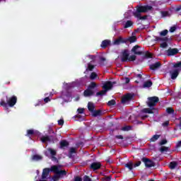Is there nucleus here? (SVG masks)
<instances>
[{"label": "nucleus", "instance_id": "12", "mask_svg": "<svg viewBox=\"0 0 181 181\" xmlns=\"http://www.w3.org/2000/svg\"><path fill=\"white\" fill-rule=\"evenodd\" d=\"M103 88L107 91H108L109 90H111V88H112V83H111V81H106L103 86Z\"/></svg>", "mask_w": 181, "mask_h": 181}, {"label": "nucleus", "instance_id": "48", "mask_svg": "<svg viewBox=\"0 0 181 181\" xmlns=\"http://www.w3.org/2000/svg\"><path fill=\"white\" fill-rule=\"evenodd\" d=\"M160 47H162L163 49H165V47H168V42H162L160 45Z\"/></svg>", "mask_w": 181, "mask_h": 181}, {"label": "nucleus", "instance_id": "53", "mask_svg": "<svg viewBox=\"0 0 181 181\" xmlns=\"http://www.w3.org/2000/svg\"><path fill=\"white\" fill-rule=\"evenodd\" d=\"M71 155H73V153H76V148L74 147H71L69 151Z\"/></svg>", "mask_w": 181, "mask_h": 181}, {"label": "nucleus", "instance_id": "16", "mask_svg": "<svg viewBox=\"0 0 181 181\" xmlns=\"http://www.w3.org/2000/svg\"><path fill=\"white\" fill-rule=\"evenodd\" d=\"M111 45V40H105L102 42L100 46L103 49H106Z\"/></svg>", "mask_w": 181, "mask_h": 181}, {"label": "nucleus", "instance_id": "23", "mask_svg": "<svg viewBox=\"0 0 181 181\" xmlns=\"http://www.w3.org/2000/svg\"><path fill=\"white\" fill-rule=\"evenodd\" d=\"M124 167L127 168L129 170H132V169H134V163H132V161H129L124 165Z\"/></svg>", "mask_w": 181, "mask_h": 181}, {"label": "nucleus", "instance_id": "61", "mask_svg": "<svg viewBox=\"0 0 181 181\" xmlns=\"http://www.w3.org/2000/svg\"><path fill=\"white\" fill-rule=\"evenodd\" d=\"M50 101V98L47 97L44 98V103H49Z\"/></svg>", "mask_w": 181, "mask_h": 181}, {"label": "nucleus", "instance_id": "49", "mask_svg": "<svg viewBox=\"0 0 181 181\" xmlns=\"http://www.w3.org/2000/svg\"><path fill=\"white\" fill-rule=\"evenodd\" d=\"M60 177L57 175V174H56L55 175H54L53 177H52V180H54V181H57V180H59V178Z\"/></svg>", "mask_w": 181, "mask_h": 181}, {"label": "nucleus", "instance_id": "24", "mask_svg": "<svg viewBox=\"0 0 181 181\" xmlns=\"http://www.w3.org/2000/svg\"><path fill=\"white\" fill-rule=\"evenodd\" d=\"M57 175H58L59 177H62V176H66L67 175V171H66V170H58Z\"/></svg>", "mask_w": 181, "mask_h": 181}, {"label": "nucleus", "instance_id": "21", "mask_svg": "<svg viewBox=\"0 0 181 181\" xmlns=\"http://www.w3.org/2000/svg\"><path fill=\"white\" fill-rule=\"evenodd\" d=\"M100 115H103V111L101 110H93V112H92V116L94 117H100Z\"/></svg>", "mask_w": 181, "mask_h": 181}, {"label": "nucleus", "instance_id": "32", "mask_svg": "<svg viewBox=\"0 0 181 181\" xmlns=\"http://www.w3.org/2000/svg\"><path fill=\"white\" fill-rule=\"evenodd\" d=\"M127 41L129 42L130 43H135V42H136V37L135 36L129 37L127 39Z\"/></svg>", "mask_w": 181, "mask_h": 181}, {"label": "nucleus", "instance_id": "63", "mask_svg": "<svg viewBox=\"0 0 181 181\" xmlns=\"http://www.w3.org/2000/svg\"><path fill=\"white\" fill-rule=\"evenodd\" d=\"M168 37H164L161 38L162 42H168Z\"/></svg>", "mask_w": 181, "mask_h": 181}, {"label": "nucleus", "instance_id": "7", "mask_svg": "<svg viewBox=\"0 0 181 181\" xmlns=\"http://www.w3.org/2000/svg\"><path fill=\"white\" fill-rule=\"evenodd\" d=\"M167 56H176L179 53L177 48H169L167 51Z\"/></svg>", "mask_w": 181, "mask_h": 181}, {"label": "nucleus", "instance_id": "5", "mask_svg": "<svg viewBox=\"0 0 181 181\" xmlns=\"http://www.w3.org/2000/svg\"><path fill=\"white\" fill-rule=\"evenodd\" d=\"M141 162L144 163L146 168H153L155 166V162L146 157L141 158Z\"/></svg>", "mask_w": 181, "mask_h": 181}, {"label": "nucleus", "instance_id": "43", "mask_svg": "<svg viewBox=\"0 0 181 181\" xmlns=\"http://www.w3.org/2000/svg\"><path fill=\"white\" fill-rule=\"evenodd\" d=\"M144 57L146 59H152V54L149 52H146Z\"/></svg>", "mask_w": 181, "mask_h": 181}, {"label": "nucleus", "instance_id": "64", "mask_svg": "<svg viewBox=\"0 0 181 181\" xmlns=\"http://www.w3.org/2000/svg\"><path fill=\"white\" fill-rule=\"evenodd\" d=\"M129 81H130L129 78H125V83H126V84H128L129 83Z\"/></svg>", "mask_w": 181, "mask_h": 181}, {"label": "nucleus", "instance_id": "55", "mask_svg": "<svg viewBox=\"0 0 181 181\" xmlns=\"http://www.w3.org/2000/svg\"><path fill=\"white\" fill-rule=\"evenodd\" d=\"M78 114H83L84 113V108H78L77 110Z\"/></svg>", "mask_w": 181, "mask_h": 181}, {"label": "nucleus", "instance_id": "17", "mask_svg": "<svg viewBox=\"0 0 181 181\" xmlns=\"http://www.w3.org/2000/svg\"><path fill=\"white\" fill-rule=\"evenodd\" d=\"M84 97H91V95H94V91L91 90L89 88H87L83 92Z\"/></svg>", "mask_w": 181, "mask_h": 181}, {"label": "nucleus", "instance_id": "45", "mask_svg": "<svg viewBox=\"0 0 181 181\" xmlns=\"http://www.w3.org/2000/svg\"><path fill=\"white\" fill-rule=\"evenodd\" d=\"M111 175L109 176H105L102 178V180L103 181H111Z\"/></svg>", "mask_w": 181, "mask_h": 181}, {"label": "nucleus", "instance_id": "60", "mask_svg": "<svg viewBox=\"0 0 181 181\" xmlns=\"http://www.w3.org/2000/svg\"><path fill=\"white\" fill-rule=\"evenodd\" d=\"M74 181H83V179L78 176L75 177Z\"/></svg>", "mask_w": 181, "mask_h": 181}, {"label": "nucleus", "instance_id": "11", "mask_svg": "<svg viewBox=\"0 0 181 181\" xmlns=\"http://www.w3.org/2000/svg\"><path fill=\"white\" fill-rule=\"evenodd\" d=\"M160 66H162V64H160V62H156L155 64H152L150 65V70H153V71H155V70H158V69H159Z\"/></svg>", "mask_w": 181, "mask_h": 181}, {"label": "nucleus", "instance_id": "13", "mask_svg": "<svg viewBox=\"0 0 181 181\" xmlns=\"http://www.w3.org/2000/svg\"><path fill=\"white\" fill-rule=\"evenodd\" d=\"M122 43H127V40H124L122 37H119L114 41L113 45H116L117 46H118Z\"/></svg>", "mask_w": 181, "mask_h": 181}, {"label": "nucleus", "instance_id": "58", "mask_svg": "<svg viewBox=\"0 0 181 181\" xmlns=\"http://www.w3.org/2000/svg\"><path fill=\"white\" fill-rule=\"evenodd\" d=\"M89 59H90L93 62L95 60V56L94 55H88Z\"/></svg>", "mask_w": 181, "mask_h": 181}, {"label": "nucleus", "instance_id": "19", "mask_svg": "<svg viewBox=\"0 0 181 181\" xmlns=\"http://www.w3.org/2000/svg\"><path fill=\"white\" fill-rule=\"evenodd\" d=\"M88 111H90V112H94V110H95V105H94V103L89 102L88 103Z\"/></svg>", "mask_w": 181, "mask_h": 181}, {"label": "nucleus", "instance_id": "41", "mask_svg": "<svg viewBox=\"0 0 181 181\" xmlns=\"http://www.w3.org/2000/svg\"><path fill=\"white\" fill-rule=\"evenodd\" d=\"M166 112L168 114H174L175 113V110H173V108H172V107H168L166 109Z\"/></svg>", "mask_w": 181, "mask_h": 181}, {"label": "nucleus", "instance_id": "56", "mask_svg": "<svg viewBox=\"0 0 181 181\" xmlns=\"http://www.w3.org/2000/svg\"><path fill=\"white\" fill-rule=\"evenodd\" d=\"M176 30V26H173L170 28V33H173Z\"/></svg>", "mask_w": 181, "mask_h": 181}, {"label": "nucleus", "instance_id": "28", "mask_svg": "<svg viewBox=\"0 0 181 181\" xmlns=\"http://www.w3.org/2000/svg\"><path fill=\"white\" fill-rule=\"evenodd\" d=\"M176 166H177V162H176V161L170 162L169 164V168L171 170L175 169Z\"/></svg>", "mask_w": 181, "mask_h": 181}, {"label": "nucleus", "instance_id": "20", "mask_svg": "<svg viewBox=\"0 0 181 181\" xmlns=\"http://www.w3.org/2000/svg\"><path fill=\"white\" fill-rule=\"evenodd\" d=\"M43 159V157L42 156L35 154L32 156V160L34 162H37L39 160H42Z\"/></svg>", "mask_w": 181, "mask_h": 181}, {"label": "nucleus", "instance_id": "34", "mask_svg": "<svg viewBox=\"0 0 181 181\" xmlns=\"http://www.w3.org/2000/svg\"><path fill=\"white\" fill-rule=\"evenodd\" d=\"M98 78V75L95 72H92L90 76V80H95V78Z\"/></svg>", "mask_w": 181, "mask_h": 181}, {"label": "nucleus", "instance_id": "47", "mask_svg": "<svg viewBox=\"0 0 181 181\" xmlns=\"http://www.w3.org/2000/svg\"><path fill=\"white\" fill-rule=\"evenodd\" d=\"M166 144H168V140H166V139H162L160 142V146H163V145H166Z\"/></svg>", "mask_w": 181, "mask_h": 181}, {"label": "nucleus", "instance_id": "62", "mask_svg": "<svg viewBox=\"0 0 181 181\" xmlns=\"http://www.w3.org/2000/svg\"><path fill=\"white\" fill-rule=\"evenodd\" d=\"M169 125V121H166L163 123V127H168Z\"/></svg>", "mask_w": 181, "mask_h": 181}, {"label": "nucleus", "instance_id": "9", "mask_svg": "<svg viewBox=\"0 0 181 181\" xmlns=\"http://www.w3.org/2000/svg\"><path fill=\"white\" fill-rule=\"evenodd\" d=\"M101 168V163L100 162H94L90 165V169L93 170H98V169Z\"/></svg>", "mask_w": 181, "mask_h": 181}, {"label": "nucleus", "instance_id": "36", "mask_svg": "<svg viewBox=\"0 0 181 181\" xmlns=\"http://www.w3.org/2000/svg\"><path fill=\"white\" fill-rule=\"evenodd\" d=\"M105 94H107V90H105V89L96 93L97 97H98V95H105Z\"/></svg>", "mask_w": 181, "mask_h": 181}, {"label": "nucleus", "instance_id": "37", "mask_svg": "<svg viewBox=\"0 0 181 181\" xmlns=\"http://www.w3.org/2000/svg\"><path fill=\"white\" fill-rule=\"evenodd\" d=\"M136 60V55L129 56L127 62H135Z\"/></svg>", "mask_w": 181, "mask_h": 181}, {"label": "nucleus", "instance_id": "54", "mask_svg": "<svg viewBox=\"0 0 181 181\" xmlns=\"http://www.w3.org/2000/svg\"><path fill=\"white\" fill-rule=\"evenodd\" d=\"M141 161H138L137 163L133 164V167L138 168V166H141Z\"/></svg>", "mask_w": 181, "mask_h": 181}, {"label": "nucleus", "instance_id": "4", "mask_svg": "<svg viewBox=\"0 0 181 181\" xmlns=\"http://www.w3.org/2000/svg\"><path fill=\"white\" fill-rule=\"evenodd\" d=\"M158 103H159V98H158L157 96L148 98L147 105L148 107H149V108H155Z\"/></svg>", "mask_w": 181, "mask_h": 181}, {"label": "nucleus", "instance_id": "1", "mask_svg": "<svg viewBox=\"0 0 181 181\" xmlns=\"http://www.w3.org/2000/svg\"><path fill=\"white\" fill-rule=\"evenodd\" d=\"M7 103L5 102V100H2L0 102V107H4V108H6L7 110H9L8 108V107H13L16 103H18V98L16 95H13L12 97L8 98V96H6Z\"/></svg>", "mask_w": 181, "mask_h": 181}, {"label": "nucleus", "instance_id": "3", "mask_svg": "<svg viewBox=\"0 0 181 181\" xmlns=\"http://www.w3.org/2000/svg\"><path fill=\"white\" fill-rule=\"evenodd\" d=\"M135 98V94L134 93H127L124 95L121 100L122 104H129L131 101H134V98Z\"/></svg>", "mask_w": 181, "mask_h": 181}, {"label": "nucleus", "instance_id": "22", "mask_svg": "<svg viewBox=\"0 0 181 181\" xmlns=\"http://www.w3.org/2000/svg\"><path fill=\"white\" fill-rule=\"evenodd\" d=\"M152 81L148 80L147 81L144 82L143 87L144 88H149L150 87H152Z\"/></svg>", "mask_w": 181, "mask_h": 181}, {"label": "nucleus", "instance_id": "25", "mask_svg": "<svg viewBox=\"0 0 181 181\" xmlns=\"http://www.w3.org/2000/svg\"><path fill=\"white\" fill-rule=\"evenodd\" d=\"M134 25V22L132 21H127L124 25V29H128V28H131Z\"/></svg>", "mask_w": 181, "mask_h": 181}, {"label": "nucleus", "instance_id": "46", "mask_svg": "<svg viewBox=\"0 0 181 181\" xmlns=\"http://www.w3.org/2000/svg\"><path fill=\"white\" fill-rule=\"evenodd\" d=\"M107 59H105V57H101L100 58V64H101V66H104V62H105Z\"/></svg>", "mask_w": 181, "mask_h": 181}, {"label": "nucleus", "instance_id": "27", "mask_svg": "<svg viewBox=\"0 0 181 181\" xmlns=\"http://www.w3.org/2000/svg\"><path fill=\"white\" fill-rule=\"evenodd\" d=\"M59 145L61 148H66V146H69V141L66 140H62L60 141Z\"/></svg>", "mask_w": 181, "mask_h": 181}, {"label": "nucleus", "instance_id": "31", "mask_svg": "<svg viewBox=\"0 0 181 181\" xmlns=\"http://www.w3.org/2000/svg\"><path fill=\"white\" fill-rule=\"evenodd\" d=\"M33 135H35V130L33 129L27 130V134H25V136H32Z\"/></svg>", "mask_w": 181, "mask_h": 181}, {"label": "nucleus", "instance_id": "51", "mask_svg": "<svg viewBox=\"0 0 181 181\" xmlns=\"http://www.w3.org/2000/svg\"><path fill=\"white\" fill-rule=\"evenodd\" d=\"M173 67L175 69H177V67H181V61L180 62H177L173 65Z\"/></svg>", "mask_w": 181, "mask_h": 181}, {"label": "nucleus", "instance_id": "29", "mask_svg": "<svg viewBox=\"0 0 181 181\" xmlns=\"http://www.w3.org/2000/svg\"><path fill=\"white\" fill-rule=\"evenodd\" d=\"M48 152H49L50 155L52 156H56V155L57 154V152L56 151V150L52 148H47Z\"/></svg>", "mask_w": 181, "mask_h": 181}, {"label": "nucleus", "instance_id": "8", "mask_svg": "<svg viewBox=\"0 0 181 181\" xmlns=\"http://www.w3.org/2000/svg\"><path fill=\"white\" fill-rule=\"evenodd\" d=\"M139 49H141V46L135 45L132 47V52L134 53V54H138L139 56H141V54H144V52L139 50Z\"/></svg>", "mask_w": 181, "mask_h": 181}, {"label": "nucleus", "instance_id": "52", "mask_svg": "<svg viewBox=\"0 0 181 181\" xmlns=\"http://www.w3.org/2000/svg\"><path fill=\"white\" fill-rule=\"evenodd\" d=\"M83 181H91V178H90V177L88 175H85L83 177Z\"/></svg>", "mask_w": 181, "mask_h": 181}, {"label": "nucleus", "instance_id": "33", "mask_svg": "<svg viewBox=\"0 0 181 181\" xmlns=\"http://www.w3.org/2000/svg\"><path fill=\"white\" fill-rule=\"evenodd\" d=\"M160 152L161 153H163V152H168L169 151V147L168 146H161L159 149Z\"/></svg>", "mask_w": 181, "mask_h": 181}, {"label": "nucleus", "instance_id": "44", "mask_svg": "<svg viewBox=\"0 0 181 181\" xmlns=\"http://www.w3.org/2000/svg\"><path fill=\"white\" fill-rule=\"evenodd\" d=\"M169 33V31L168 30H164L160 33V36H166Z\"/></svg>", "mask_w": 181, "mask_h": 181}, {"label": "nucleus", "instance_id": "50", "mask_svg": "<svg viewBox=\"0 0 181 181\" xmlns=\"http://www.w3.org/2000/svg\"><path fill=\"white\" fill-rule=\"evenodd\" d=\"M58 125H61V126L64 125V120L63 119L58 120Z\"/></svg>", "mask_w": 181, "mask_h": 181}, {"label": "nucleus", "instance_id": "2", "mask_svg": "<svg viewBox=\"0 0 181 181\" xmlns=\"http://www.w3.org/2000/svg\"><path fill=\"white\" fill-rule=\"evenodd\" d=\"M153 7L152 6L146 5V6H137L136 10L133 13L134 16H139L141 13H146V12H149L152 11Z\"/></svg>", "mask_w": 181, "mask_h": 181}, {"label": "nucleus", "instance_id": "14", "mask_svg": "<svg viewBox=\"0 0 181 181\" xmlns=\"http://www.w3.org/2000/svg\"><path fill=\"white\" fill-rule=\"evenodd\" d=\"M52 136H42L40 138V141L41 142H42V144H46V142H51L52 141Z\"/></svg>", "mask_w": 181, "mask_h": 181}, {"label": "nucleus", "instance_id": "38", "mask_svg": "<svg viewBox=\"0 0 181 181\" xmlns=\"http://www.w3.org/2000/svg\"><path fill=\"white\" fill-rule=\"evenodd\" d=\"M135 18H137L140 21H145L148 19V16H141V14H139V16H134Z\"/></svg>", "mask_w": 181, "mask_h": 181}, {"label": "nucleus", "instance_id": "40", "mask_svg": "<svg viewBox=\"0 0 181 181\" xmlns=\"http://www.w3.org/2000/svg\"><path fill=\"white\" fill-rule=\"evenodd\" d=\"M116 104L117 102H115V100L113 99L107 102V105H109V107H111L112 105H115Z\"/></svg>", "mask_w": 181, "mask_h": 181}, {"label": "nucleus", "instance_id": "26", "mask_svg": "<svg viewBox=\"0 0 181 181\" xmlns=\"http://www.w3.org/2000/svg\"><path fill=\"white\" fill-rule=\"evenodd\" d=\"M49 172H53L54 173H56V175H57V173L59 172V167L57 165L51 166Z\"/></svg>", "mask_w": 181, "mask_h": 181}, {"label": "nucleus", "instance_id": "59", "mask_svg": "<svg viewBox=\"0 0 181 181\" xmlns=\"http://www.w3.org/2000/svg\"><path fill=\"white\" fill-rule=\"evenodd\" d=\"M115 138H117V139H124V136L122 135H117L115 136Z\"/></svg>", "mask_w": 181, "mask_h": 181}, {"label": "nucleus", "instance_id": "10", "mask_svg": "<svg viewBox=\"0 0 181 181\" xmlns=\"http://www.w3.org/2000/svg\"><path fill=\"white\" fill-rule=\"evenodd\" d=\"M49 173H50V168H44L42 173V179H47V176H49Z\"/></svg>", "mask_w": 181, "mask_h": 181}, {"label": "nucleus", "instance_id": "30", "mask_svg": "<svg viewBox=\"0 0 181 181\" xmlns=\"http://www.w3.org/2000/svg\"><path fill=\"white\" fill-rule=\"evenodd\" d=\"M95 87H97V83H95V82H91L88 86V88L90 90H93L94 88H95Z\"/></svg>", "mask_w": 181, "mask_h": 181}, {"label": "nucleus", "instance_id": "6", "mask_svg": "<svg viewBox=\"0 0 181 181\" xmlns=\"http://www.w3.org/2000/svg\"><path fill=\"white\" fill-rule=\"evenodd\" d=\"M129 57V50L124 49L122 52L121 62H122V63H125L128 62Z\"/></svg>", "mask_w": 181, "mask_h": 181}, {"label": "nucleus", "instance_id": "57", "mask_svg": "<svg viewBox=\"0 0 181 181\" xmlns=\"http://www.w3.org/2000/svg\"><path fill=\"white\" fill-rule=\"evenodd\" d=\"M168 14H169V13L168 11H162L161 12L162 16H168Z\"/></svg>", "mask_w": 181, "mask_h": 181}, {"label": "nucleus", "instance_id": "42", "mask_svg": "<svg viewBox=\"0 0 181 181\" xmlns=\"http://www.w3.org/2000/svg\"><path fill=\"white\" fill-rule=\"evenodd\" d=\"M131 129H132V126H125L122 127V131H131Z\"/></svg>", "mask_w": 181, "mask_h": 181}, {"label": "nucleus", "instance_id": "35", "mask_svg": "<svg viewBox=\"0 0 181 181\" xmlns=\"http://www.w3.org/2000/svg\"><path fill=\"white\" fill-rule=\"evenodd\" d=\"M160 138V135L155 134L153 136V137L151 139V142H155L156 141H158Z\"/></svg>", "mask_w": 181, "mask_h": 181}, {"label": "nucleus", "instance_id": "15", "mask_svg": "<svg viewBox=\"0 0 181 181\" xmlns=\"http://www.w3.org/2000/svg\"><path fill=\"white\" fill-rule=\"evenodd\" d=\"M156 110V108H155V107L144 108L141 110V112H144L145 114H155V112L153 111Z\"/></svg>", "mask_w": 181, "mask_h": 181}, {"label": "nucleus", "instance_id": "39", "mask_svg": "<svg viewBox=\"0 0 181 181\" xmlns=\"http://www.w3.org/2000/svg\"><path fill=\"white\" fill-rule=\"evenodd\" d=\"M94 67H95V66L91 64L90 63H88V68L86 70H89V71H93V70H94Z\"/></svg>", "mask_w": 181, "mask_h": 181}, {"label": "nucleus", "instance_id": "18", "mask_svg": "<svg viewBox=\"0 0 181 181\" xmlns=\"http://www.w3.org/2000/svg\"><path fill=\"white\" fill-rule=\"evenodd\" d=\"M172 80H176L177 76H179V69H175L173 71H170Z\"/></svg>", "mask_w": 181, "mask_h": 181}]
</instances>
